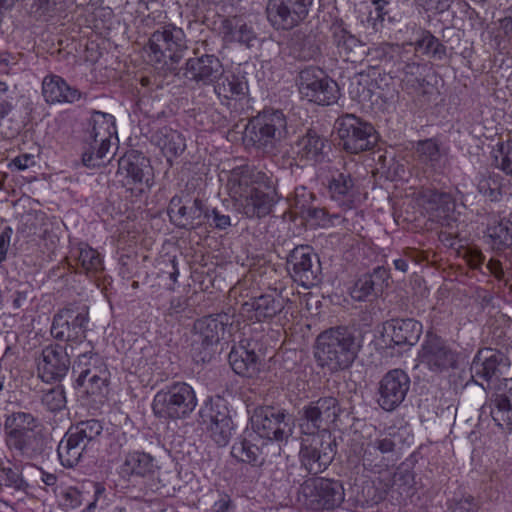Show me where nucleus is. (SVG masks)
Returning a JSON list of instances; mask_svg holds the SVG:
<instances>
[{
	"label": "nucleus",
	"mask_w": 512,
	"mask_h": 512,
	"mask_svg": "<svg viewBox=\"0 0 512 512\" xmlns=\"http://www.w3.org/2000/svg\"><path fill=\"white\" fill-rule=\"evenodd\" d=\"M199 417L204 425L232 420L227 406L220 397L206 400L199 410Z\"/></svg>",
	"instance_id": "8fccbe9b"
},
{
	"label": "nucleus",
	"mask_w": 512,
	"mask_h": 512,
	"mask_svg": "<svg viewBox=\"0 0 512 512\" xmlns=\"http://www.w3.org/2000/svg\"><path fill=\"white\" fill-rule=\"evenodd\" d=\"M491 417L503 430L512 431V406L491 405Z\"/></svg>",
	"instance_id": "052dcab7"
},
{
	"label": "nucleus",
	"mask_w": 512,
	"mask_h": 512,
	"mask_svg": "<svg viewBox=\"0 0 512 512\" xmlns=\"http://www.w3.org/2000/svg\"><path fill=\"white\" fill-rule=\"evenodd\" d=\"M77 250V264L87 275H96L103 271V261L97 250L86 244H81Z\"/></svg>",
	"instance_id": "603ef678"
},
{
	"label": "nucleus",
	"mask_w": 512,
	"mask_h": 512,
	"mask_svg": "<svg viewBox=\"0 0 512 512\" xmlns=\"http://www.w3.org/2000/svg\"><path fill=\"white\" fill-rule=\"evenodd\" d=\"M24 467H21L10 460L0 459V484L15 492L28 493L29 483L23 475Z\"/></svg>",
	"instance_id": "c03bdc74"
},
{
	"label": "nucleus",
	"mask_w": 512,
	"mask_h": 512,
	"mask_svg": "<svg viewBox=\"0 0 512 512\" xmlns=\"http://www.w3.org/2000/svg\"><path fill=\"white\" fill-rule=\"evenodd\" d=\"M288 136L287 119L278 109L260 112L247 128V139L265 154L275 155Z\"/></svg>",
	"instance_id": "7ed1b4c3"
},
{
	"label": "nucleus",
	"mask_w": 512,
	"mask_h": 512,
	"mask_svg": "<svg viewBox=\"0 0 512 512\" xmlns=\"http://www.w3.org/2000/svg\"><path fill=\"white\" fill-rule=\"evenodd\" d=\"M415 153L421 163L436 172L444 167L440 145L433 138L418 141L415 145Z\"/></svg>",
	"instance_id": "a18cd8bd"
},
{
	"label": "nucleus",
	"mask_w": 512,
	"mask_h": 512,
	"mask_svg": "<svg viewBox=\"0 0 512 512\" xmlns=\"http://www.w3.org/2000/svg\"><path fill=\"white\" fill-rule=\"evenodd\" d=\"M182 76L198 87L212 85L223 73V65L213 54L190 57L181 68Z\"/></svg>",
	"instance_id": "6ab92c4d"
},
{
	"label": "nucleus",
	"mask_w": 512,
	"mask_h": 512,
	"mask_svg": "<svg viewBox=\"0 0 512 512\" xmlns=\"http://www.w3.org/2000/svg\"><path fill=\"white\" fill-rule=\"evenodd\" d=\"M371 4L374 9L370 10L367 16V28H370L373 33H381L384 28V21L389 16L387 0H372Z\"/></svg>",
	"instance_id": "4d7b16f0"
},
{
	"label": "nucleus",
	"mask_w": 512,
	"mask_h": 512,
	"mask_svg": "<svg viewBox=\"0 0 512 512\" xmlns=\"http://www.w3.org/2000/svg\"><path fill=\"white\" fill-rule=\"evenodd\" d=\"M491 154L494 166L512 177V141L498 142Z\"/></svg>",
	"instance_id": "6e6d98bb"
},
{
	"label": "nucleus",
	"mask_w": 512,
	"mask_h": 512,
	"mask_svg": "<svg viewBox=\"0 0 512 512\" xmlns=\"http://www.w3.org/2000/svg\"><path fill=\"white\" fill-rule=\"evenodd\" d=\"M491 405H508L512 407V379L504 378L495 387Z\"/></svg>",
	"instance_id": "680f3d73"
},
{
	"label": "nucleus",
	"mask_w": 512,
	"mask_h": 512,
	"mask_svg": "<svg viewBox=\"0 0 512 512\" xmlns=\"http://www.w3.org/2000/svg\"><path fill=\"white\" fill-rule=\"evenodd\" d=\"M486 237L493 250L503 251L512 246V222L494 218L486 228Z\"/></svg>",
	"instance_id": "79ce46f5"
},
{
	"label": "nucleus",
	"mask_w": 512,
	"mask_h": 512,
	"mask_svg": "<svg viewBox=\"0 0 512 512\" xmlns=\"http://www.w3.org/2000/svg\"><path fill=\"white\" fill-rule=\"evenodd\" d=\"M93 358L91 352L78 356L77 367L80 368L77 385L89 395L103 396L107 390L108 372L105 368L88 366V360Z\"/></svg>",
	"instance_id": "393cba45"
},
{
	"label": "nucleus",
	"mask_w": 512,
	"mask_h": 512,
	"mask_svg": "<svg viewBox=\"0 0 512 512\" xmlns=\"http://www.w3.org/2000/svg\"><path fill=\"white\" fill-rule=\"evenodd\" d=\"M42 95L48 104H72L84 96L76 87L70 86L62 77L55 74L44 77Z\"/></svg>",
	"instance_id": "7c9ffc66"
},
{
	"label": "nucleus",
	"mask_w": 512,
	"mask_h": 512,
	"mask_svg": "<svg viewBox=\"0 0 512 512\" xmlns=\"http://www.w3.org/2000/svg\"><path fill=\"white\" fill-rule=\"evenodd\" d=\"M194 389L185 382H175L159 390L152 402L156 417L164 420H184L197 406Z\"/></svg>",
	"instance_id": "20e7f679"
},
{
	"label": "nucleus",
	"mask_w": 512,
	"mask_h": 512,
	"mask_svg": "<svg viewBox=\"0 0 512 512\" xmlns=\"http://www.w3.org/2000/svg\"><path fill=\"white\" fill-rule=\"evenodd\" d=\"M88 322V306L71 303L54 314L50 333L57 341L68 344L82 343L86 338Z\"/></svg>",
	"instance_id": "6e6552de"
},
{
	"label": "nucleus",
	"mask_w": 512,
	"mask_h": 512,
	"mask_svg": "<svg viewBox=\"0 0 512 512\" xmlns=\"http://www.w3.org/2000/svg\"><path fill=\"white\" fill-rule=\"evenodd\" d=\"M276 179L272 174L258 170L254 166L241 165L230 171L227 186L233 197L238 198L254 187H263Z\"/></svg>",
	"instance_id": "b1692460"
},
{
	"label": "nucleus",
	"mask_w": 512,
	"mask_h": 512,
	"mask_svg": "<svg viewBox=\"0 0 512 512\" xmlns=\"http://www.w3.org/2000/svg\"><path fill=\"white\" fill-rule=\"evenodd\" d=\"M252 427L260 439L266 442L287 441L293 433L291 415L283 409L265 407L252 417Z\"/></svg>",
	"instance_id": "ddd939ff"
},
{
	"label": "nucleus",
	"mask_w": 512,
	"mask_h": 512,
	"mask_svg": "<svg viewBox=\"0 0 512 512\" xmlns=\"http://www.w3.org/2000/svg\"><path fill=\"white\" fill-rule=\"evenodd\" d=\"M151 141L159 147L168 162L181 155L186 149V141L183 135L169 127L163 126L157 129L151 136Z\"/></svg>",
	"instance_id": "c9c22d12"
},
{
	"label": "nucleus",
	"mask_w": 512,
	"mask_h": 512,
	"mask_svg": "<svg viewBox=\"0 0 512 512\" xmlns=\"http://www.w3.org/2000/svg\"><path fill=\"white\" fill-rule=\"evenodd\" d=\"M66 433L88 449L99 442L103 434V424L98 419H88L71 425Z\"/></svg>",
	"instance_id": "ea45409f"
},
{
	"label": "nucleus",
	"mask_w": 512,
	"mask_h": 512,
	"mask_svg": "<svg viewBox=\"0 0 512 512\" xmlns=\"http://www.w3.org/2000/svg\"><path fill=\"white\" fill-rule=\"evenodd\" d=\"M384 331L394 345L412 346L422 333V324L414 319H391L386 322Z\"/></svg>",
	"instance_id": "473e14b6"
},
{
	"label": "nucleus",
	"mask_w": 512,
	"mask_h": 512,
	"mask_svg": "<svg viewBox=\"0 0 512 512\" xmlns=\"http://www.w3.org/2000/svg\"><path fill=\"white\" fill-rule=\"evenodd\" d=\"M328 193L338 205L351 209L359 194L356 179L346 170L332 171L328 182Z\"/></svg>",
	"instance_id": "bb28decb"
},
{
	"label": "nucleus",
	"mask_w": 512,
	"mask_h": 512,
	"mask_svg": "<svg viewBox=\"0 0 512 512\" xmlns=\"http://www.w3.org/2000/svg\"><path fill=\"white\" fill-rule=\"evenodd\" d=\"M222 32L230 41H236L248 47L253 46V42L257 40L253 27L238 17L224 19Z\"/></svg>",
	"instance_id": "37998d69"
},
{
	"label": "nucleus",
	"mask_w": 512,
	"mask_h": 512,
	"mask_svg": "<svg viewBox=\"0 0 512 512\" xmlns=\"http://www.w3.org/2000/svg\"><path fill=\"white\" fill-rule=\"evenodd\" d=\"M234 316L218 313L197 319L193 324L191 351L197 362L209 361L213 348L232 326Z\"/></svg>",
	"instance_id": "423d86ee"
},
{
	"label": "nucleus",
	"mask_w": 512,
	"mask_h": 512,
	"mask_svg": "<svg viewBox=\"0 0 512 512\" xmlns=\"http://www.w3.org/2000/svg\"><path fill=\"white\" fill-rule=\"evenodd\" d=\"M42 404L51 412L61 411L66 406V396L61 385L42 391Z\"/></svg>",
	"instance_id": "13d9d810"
},
{
	"label": "nucleus",
	"mask_w": 512,
	"mask_h": 512,
	"mask_svg": "<svg viewBox=\"0 0 512 512\" xmlns=\"http://www.w3.org/2000/svg\"><path fill=\"white\" fill-rule=\"evenodd\" d=\"M404 51L403 46L383 42L366 49V56H370L372 60H377L385 65H390L393 69L395 62L399 58H403Z\"/></svg>",
	"instance_id": "3c124183"
},
{
	"label": "nucleus",
	"mask_w": 512,
	"mask_h": 512,
	"mask_svg": "<svg viewBox=\"0 0 512 512\" xmlns=\"http://www.w3.org/2000/svg\"><path fill=\"white\" fill-rule=\"evenodd\" d=\"M320 54L319 45L316 42L315 36H306L301 43H299L298 57L303 60H311Z\"/></svg>",
	"instance_id": "0e129e2a"
},
{
	"label": "nucleus",
	"mask_w": 512,
	"mask_h": 512,
	"mask_svg": "<svg viewBox=\"0 0 512 512\" xmlns=\"http://www.w3.org/2000/svg\"><path fill=\"white\" fill-rule=\"evenodd\" d=\"M86 451L87 449L84 447V444L81 445L67 433H65L57 447L59 461L65 468L76 467L82 461Z\"/></svg>",
	"instance_id": "49530a36"
},
{
	"label": "nucleus",
	"mask_w": 512,
	"mask_h": 512,
	"mask_svg": "<svg viewBox=\"0 0 512 512\" xmlns=\"http://www.w3.org/2000/svg\"><path fill=\"white\" fill-rule=\"evenodd\" d=\"M284 308L283 298L276 294H263L242 304L241 311L251 320L262 322L272 319Z\"/></svg>",
	"instance_id": "c756f323"
},
{
	"label": "nucleus",
	"mask_w": 512,
	"mask_h": 512,
	"mask_svg": "<svg viewBox=\"0 0 512 512\" xmlns=\"http://www.w3.org/2000/svg\"><path fill=\"white\" fill-rule=\"evenodd\" d=\"M297 84L302 97L318 105H331L339 98L338 84L319 68L301 70Z\"/></svg>",
	"instance_id": "f8f14e48"
},
{
	"label": "nucleus",
	"mask_w": 512,
	"mask_h": 512,
	"mask_svg": "<svg viewBox=\"0 0 512 512\" xmlns=\"http://www.w3.org/2000/svg\"><path fill=\"white\" fill-rule=\"evenodd\" d=\"M342 412L339 400L333 396L309 402L299 412V426L305 435L330 432Z\"/></svg>",
	"instance_id": "9d476101"
},
{
	"label": "nucleus",
	"mask_w": 512,
	"mask_h": 512,
	"mask_svg": "<svg viewBox=\"0 0 512 512\" xmlns=\"http://www.w3.org/2000/svg\"><path fill=\"white\" fill-rule=\"evenodd\" d=\"M206 224L215 229L225 230L231 225V219L229 215L222 213L219 209L207 207Z\"/></svg>",
	"instance_id": "69168bd1"
},
{
	"label": "nucleus",
	"mask_w": 512,
	"mask_h": 512,
	"mask_svg": "<svg viewBox=\"0 0 512 512\" xmlns=\"http://www.w3.org/2000/svg\"><path fill=\"white\" fill-rule=\"evenodd\" d=\"M288 270L293 279L310 288L320 282V262L308 246L295 247L287 258Z\"/></svg>",
	"instance_id": "f3484780"
},
{
	"label": "nucleus",
	"mask_w": 512,
	"mask_h": 512,
	"mask_svg": "<svg viewBox=\"0 0 512 512\" xmlns=\"http://www.w3.org/2000/svg\"><path fill=\"white\" fill-rule=\"evenodd\" d=\"M88 147L82 154V162L88 168L100 167L105 163V159L110 150L111 142H94L85 140Z\"/></svg>",
	"instance_id": "864d4df0"
},
{
	"label": "nucleus",
	"mask_w": 512,
	"mask_h": 512,
	"mask_svg": "<svg viewBox=\"0 0 512 512\" xmlns=\"http://www.w3.org/2000/svg\"><path fill=\"white\" fill-rule=\"evenodd\" d=\"M419 360L431 371L442 372L455 366L456 354L439 336L428 333L418 354Z\"/></svg>",
	"instance_id": "aec40b11"
},
{
	"label": "nucleus",
	"mask_w": 512,
	"mask_h": 512,
	"mask_svg": "<svg viewBox=\"0 0 512 512\" xmlns=\"http://www.w3.org/2000/svg\"><path fill=\"white\" fill-rule=\"evenodd\" d=\"M314 195L306 187H297L294 192V207L301 214L311 205Z\"/></svg>",
	"instance_id": "338daca9"
},
{
	"label": "nucleus",
	"mask_w": 512,
	"mask_h": 512,
	"mask_svg": "<svg viewBox=\"0 0 512 512\" xmlns=\"http://www.w3.org/2000/svg\"><path fill=\"white\" fill-rule=\"evenodd\" d=\"M361 347V339L348 327L338 326L320 333L316 340L315 357L319 365L331 371L351 366Z\"/></svg>",
	"instance_id": "f03ea898"
},
{
	"label": "nucleus",
	"mask_w": 512,
	"mask_h": 512,
	"mask_svg": "<svg viewBox=\"0 0 512 512\" xmlns=\"http://www.w3.org/2000/svg\"><path fill=\"white\" fill-rule=\"evenodd\" d=\"M14 110L13 97L8 96V86L5 82L0 81V121L12 114ZM9 125L0 123V133L6 138L15 137L21 130V124L9 119Z\"/></svg>",
	"instance_id": "de8ad7c7"
},
{
	"label": "nucleus",
	"mask_w": 512,
	"mask_h": 512,
	"mask_svg": "<svg viewBox=\"0 0 512 512\" xmlns=\"http://www.w3.org/2000/svg\"><path fill=\"white\" fill-rule=\"evenodd\" d=\"M206 427L218 446L228 444L234 429L232 420L206 425Z\"/></svg>",
	"instance_id": "bf43d9fd"
},
{
	"label": "nucleus",
	"mask_w": 512,
	"mask_h": 512,
	"mask_svg": "<svg viewBox=\"0 0 512 512\" xmlns=\"http://www.w3.org/2000/svg\"><path fill=\"white\" fill-rule=\"evenodd\" d=\"M168 214L177 226L196 229L206 224L207 207L199 198H195L191 203H184L181 197L174 196L170 200Z\"/></svg>",
	"instance_id": "412c9836"
},
{
	"label": "nucleus",
	"mask_w": 512,
	"mask_h": 512,
	"mask_svg": "<svg viewBox=\"0 0 512 512\" xmlns=\"http://www.w3.org/2000/svg\"><path fill=\"white\" fill-rule=\"evenodd\" d=\"M70 365L67 346L52 343L41 350L37 358V373L43 382L57 383L66 377Z\"/></svg>",
	"instance_id": "2eb2a0df"
},
{
	"label": "nucleus",
	"mask_w": 512,
	"mask_h": 512,
	"mask_svg": "<svg viewBox=\"0 0 512 512\" xmlns=\"http://www.w3.org/2000/svg\"><path fill=\"white\" fill-rule=\"evenodd\" d=\"M388 278L385 268L376 267L372 273H366L357 279L351 290V297L357 301H365L369 296L381 292Z\"/></svg>",
	"instance_id": "e433bc0d"
},
{
	"label": "nucleus",
	"mask_w": 512,
	"mask_h": 512,
	"mask_svg": "<svg viewBox=\"0 0 512 512\" xmlns=\"http://www.w3.org/2000/svg\"><path fill=\"white\" fill-rule=\"evenodd\" d=\"M389 72L398 73L401 77L402 88L414 97L425 98L433 89L425 80L420 64L411 61L406 51H404L403 58H399Z\"/></svg>",
	"instance_id": "4be33fe9"
},
{
	"label": "nucleus",
	"mask_w": 512,
	"mask_h": 512,
	"mask_svg": "<svg viewBox=\"0 0 512 512\" xmlns=\"http://www.w3.org/2000/svg\"><path fill=\"white\" fill-rule=\"evenodd\" d=\"M156 465L151 455L144 452H132L125 456L121 465L124 476L147 477L155 471Z\"/></svg>",
	"instance_id": "a19ab883"
},
{
	"label": "nucleus",
	"mask_w": 512,
	"mask_h": 512,
	"mask_svg": "<svg viewBox=\"0 0 512 512\" xmlns=\"http://www.w3.org/2000/svg\"><path fill=\"white\" fill-rule=\"evenodd\" d=\"M313 0H268L266 16L277 30H290L303 22L309 14Z\"/></svg>",
	"instance_id": "4468645a"
},
{
	"label": "nucleus",
	"mask_w": 512,
	"mask_h": 512,
	"mask_svg": "<svg viewBox=\"0 0 512 512\" xmlns=\"http://www.w3.org/2000/svg\"><path fill=\"white\" fill-rule=\"evenodd\" d=\"M410 377L402 369L388 371L380 380L377 402L386 411H393L406 398L410 389Z\"/></svg>",
	"instance_id": "a211bd4d"
},
{
	"label": "nucleus",
	"mask_w": 512,
	"mask_h": 512,
	"mask_svg": "<svg viewBox=\"0 0 512 512\" xmlns=\"http://www.w3.org/2000/svg\"><path fill=\"white\" fill-rule=\"evenodd\" d=\"M116 134L115 118L113 115L101 111H92L89 121V128L86 132L85 140L94 142H111V138Z\"/></svg>",
	"instance_id": "4c0bfd02"
},
{
	"label": "nucleus",
	"mask_w": 512,
	"mask_h": 512,
	"mask_svg": "<svg viewBox=\"0 0 512 512\" xmlns=\"http://www.w3.org/2000/svg\"><path fill=\"white\" fill-rule=\"evenodd\" d=\"M5 445L14 458L38 461L48 455L49 441L39 418L16 411L4 420Z\"/></svg>",
	"instance_id": "f257e3e1"
},
{
	"label": "nucleus",
	"mask_w": 512,
	"mask_h": 512,
	"mask_svg": "<svg viewBox=\"0 0 512 512\" xmlns=\"http://www.w3.org/2000/svg\"><path fill=\"white\" fill-rule=\"evenodd\" d=\"M276 182L263 187H254L249 193L236 198V207L239 213L249 219L263 218L270 214L278 201Z\"/></svg>",
	"instance_id": "dca6fc26"
},
{
	"label": "nucleus",
	"mask_w": 512,
	"mask_h": 512,
	"mask_svg": "<svg viewBox=\"0 0 512 512\" xmlns=\"http://www.w3.org/2000/svg\"><path fill=\"white\" fill-rule=\"evenodd\" d=\"M449 512H477V506L472 496L454 499L448 508Z\"/></svg>",
	"instance_id": "774afa93"
},
{
	"label": "nucleus",
	"mask_w": 512,
	"mask_h": 512,
	"mask_svg": "<svg viewBox=\"0 0 512 512\" xmlns=\"http://www.w3.org/2000/svg\"><path fill=\"white\" fill-rule=\"evenodd\" d=\"M325 138L309 130L295 143L296 159L303 164H317L324 160Z\"/></svg>",
	"instance_id": "f704fd0d"
},
{
	"label": "nucleus",
	"mask_w": 512,
	"mask_h": 512,
	"mask_svg": "<svg viewBox=\"0 0 512 512\" xmlns=\"http://www.w3.org/2000/svg\"><path fill=\"white\" fill-rule=\"evenodd\" d=\"M331 31L333 43L343 60L356 63L365 58V44L344 28L342 23H334L331 26Z\"/></svg>",
	"instance_id": "c85d7f7f"
},
{
	"label": "nucleus",
	"mask_w": 512,
	"mask_h": 512,
	"mask_svg": "<svg viewBox=\"0 0 512 512\" xmlns=\"http://www.w3.org/2000/svg\"><path fill=\"white\" fill-rule=\"evenodd\" d=\"M117 173L124 176L128 184H145L147 187L153 184V168L150 160L137 150L127 151L118 160Z\"/></svg>",
	"instance_id": "5701e85b"
},
{
	"label": "nucleus",
	"mask_w": 512,
	"mask_h": 512,
	"mask_svg": "<svg viewBox=\"0 0 512 512\" xmlns=\"http://www.w3.org/2000/svg\"><path fill=\"white\" fill-rule=\"evenodd\" d=\"M228 358L231 368L240 376L252 378L259 371V359L249 340L233 346Z\"/></svg>",
	"instance_id": "2f4dec72"
},
{
	"label": "nucleus",
	"mask_w": 512,
	"mask_h": 512,
	"mask_svg": "<svg viewBox=\"0 0 512 512\" xmlns=\"http://www.w3.org/2000/svg\"><path fill=\"white\" fill-rule=\"evenodd\" d=\"M426 209L437 221L448 219L455 209V201L451 194L437 190H427L423 193Z\"/></svg>",
	"instance_id": "58836bf2"
},
{
	"label": "nucleus",
	"mask_w": 512,
	"mask_h": 512,
	"mask_svg": "<svg viewBox=\"0 0 512 512\" xmlns=\"http://www.w3.org/2000/svg\"><path fill=\"white\" fill-rule=\"evenodd\" d=\"M214 92L222 104L229 105L231 100H242L248 93V82L244 75L224 72L213 83Z\"/></svg>",
	"instance_id": "72a5a7b5"
},
{
	"label": "nucleus",
	"mask_w": 512,
	"mask_h": 512,
	"mask_svg": "<svg viewBox=\"0 0 512 512\" xmlns=\"http://www.w3.org/2000/svg\"><path fill=\"white\" fill-rule=\"evenodd\" d=\"M414 46L415 51L439 60L446 55L445 46L427 30L421 32V36L415 41Z\"/></svg>",
	"instance_id": "5fc2aeb1"
},
{
	"label": "nucleus",
	"mask_w": 512,
	"mask_h": 512,
	"mask_svg": "<svg viewBox=\"0 0 512 512\" xmlns=\"http://www.w3.org/2000/svg\"><path fill=\"white\" fill-rule=\"evenodd\" d=\"M269 446L280 450L279 445L276 446L273 442H266L258 436L253 438H241L236 440L232 445L231 455L238 462L260 468L266 462L265 449Z\"/></svg>",
	"instance_id": "a878e982"
},
{
	"label": "nucleus",
	"mask_w": 512,
	"mask_h": 512,
	"mask_svg": "<svg viewBox=\"0 0 512 512\" xmlns=\"http://www.w3.org/2000/svg\"><path fill=\"white\" fill-rule=\"evenodd\" d=\"M82 504V493L75 487H67L60 492L59 506L65 510H73Z\"/></svg>",
	"instance_id": "e2e57ef3"
},
{
	"label": "nucleus",
	"mask_w": 512,
	"mask_h": 512,
	"mask_svg": "<svg viewBox=\"0 0 512 512\" xmlns=\"http://www.w3.org/2000/svg\"><path fill=\"white\" fill-rule=\"evenodd\" d=\"M335 453L336 444L331 432L306 435L299 452L301 466L309 474L317 475L327 469Z\"/></svg>",
	"instance_id": "9b49d317"
},
{
	"label": "nucleus",
	"mask_w": 512,
	"mask_h": 512,
	"mask_svg": "<svg viewBox=\"0 0 512 512\" xmlns=\"http://www.w3.org/2000/svg\"><path fill=\"white\" fill-rule=\"evenodd\" d=\"M148 49L151 62L173 70L188 50L186 35L180 27L164 25L151 34Z\"/></svg>",
	"instance_id": "39448f33"
},
{
	"label": "nucleus",
	"mask_w": 512,
	"mask_h": 512,
	"mask_svg": "<svg viewBox=\"0 0 512 512\" xmlns=\"http://www.w3.org/2000/svg\"><path fill=\"white\" fill-rule=\"evenodd\" d=\"M345 498L342 484L324 477H310L299 487L298 502L311 511H330L341 506Z\"/></svg>",
	"instance_id": "0eeeda50"
},
{
	"label": "nucleus",
	"mask_w": 512,
	"mask_h": 512,
	"mask_svg": "<svg viewBox=\"0 0 512 512\" xmlns=\"http://www.w3.org/2000/svg\"><path fill=\"white\" fill-rule=\"evenodd\" d=\"M508 366V359L501 352L486 348L475 355L470 370L473 378L491 381L499 378L502 368Z\"/></svg>",
	"instance_id": "cd10ccee"
},
{
	"label": "nucleus",
	"mask_w": 512,
	"mask_h": 512,
	"mask_svg": "<svg viewBox=\"0 0 512 512\" xmlns=\"http://www.w3.org/2000/svg\"><path fill=\"white\" fill-rule=\"evenodd\" d=\"M334 128L337 131L340 145L351 154L370 150L377 142L374 127L354 114L338 117Z\"/></svg>",
	"instance_id": "1a4fd4ad"
},
{
	"label": "nucleus",
	"mask_w": 512,
	"mask_h": 512,
	"mask_svg": "<svg viewBox=\"0 0 512 512\" xmlns=\"http://www.w3.org/2000/svg\"><path fill=\"white\" fill-rule=\"evenodd\" d=\"M395 441L390 435L380 433L374 439H371L363 447L362 460L364 465H376L377 454H391L395 451Z\"/></svg>",
	"instance_id": "09e8293b"
}]
</instances>
